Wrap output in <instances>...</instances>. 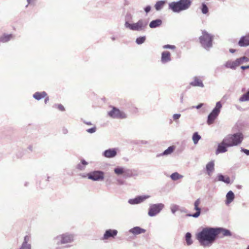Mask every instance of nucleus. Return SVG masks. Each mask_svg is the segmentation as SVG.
Listing matches in <instances>:
<instances>
[{
    "label": "nucleus",
    "mask_w": 249,
    "mask_h": 249,
    "mask_svg": "<svg viewBox=\"0 0 249 249\" xmlns=\"http://www.w3.org/2000/svg\"><path fill=\"white\" fill-rule=\"evenodd\" d=\"M170 178L173 180L176 181L180 178H182L183 176L180 175L178 173L176 172L172 173L170 175Z\"/></svg>",
    "instance_id": "nucleus-38"
},
{
    "label": "nucleus",
    "mask_w": 249,
    "mask_h": 249,
    "mask_svg": "<svg viewBox=\"0 0 249 249\" xmlns=\"http://www.w3.org/2000/svg\"><path fill=\"white\" fill-rule=\"evenodd\" d=\"M235 198V195L232 191H229L226 195L225 204L228 205L231 203Z\"/></svg>",
    "instance_id": "nucleus-26"
},
{
    "label": "nucleus",
    "mask_w": 249,
    "mask_h": 249,
    "mask_svg": "<svg viewBox=\"0 0 249 249\" xmlns=\"http://www.w3.org/2000/svg\"><path fill=\"white\" fill-rule=\"evenodd\" d=\"M88 178L93 181L103 180L105 178L104 172L100 170H94L87 174Z\"/></svg>",
    "instance_id": "nucleus-9"
},
{
    "label": "nucleus",
    "mask_w": 249,
    "mask_h": 249,
    "mask_svg": "<svg viewBox=\"0 0 249 249\" xmlns=\"http://www.w3.org/2000/svg\"><path fill=\"white\" fill-rule=\"evenodd\" d=\"M74 237L73 234L66 232L54 237L53 241V244L57 246L56 249H60V245L72 243L74 241Z\"/></svg>",
    "instance_id": "nucleus-3"
},
{
    "label": "nucleus",
    "mask_w": 249,
    "mask_h": 249,
    "mask_svg": "<svg viewBox=\"0 0 249 249\" xmlns=\"http://www.w3.org/2000/svg\"><path fill=\"white\" fill-rule=\"evenodd\" d=\"M28 149L30 150V151H32L33 150V147L32 145H29L28 147Z\"/></svg>",
    "instance_id": "nucleus-57"
},
{
    "label": "nucleus",
    "mask_w": 249,
    "mask_h": 249,
    "mask_svg": "<svg viewBox=\"0 0 249 249\" xmlns=\"http://www.w3.org/2000/svg\"><path fill=\"white\" fill-rule=\"evenodd\" d=\"M118 183L120 185H123L124 184V181L121 179H118L117 180Z\"/></svg>",
    "instance_id": "nucleus-50"
},
{
    "label": "nucleus",
    "mask_w": 249,
    "mask_h": 249,
    "mask_svg": "<svg viewBox=\"0 0 249 249\" xmlns=\"http://www.w3.org/2000/svg\"><path fill=\"white\" fill-rule=\"evenodd\" d=\"M247 249H249V245L248 246L247 248Z\"/></svg>",
    "instance_id": "nucleus-64"
},
{
    "label": "nucleus",
    "mask_w": 249,
    "mask_h": 249,
    "mask_svg": "<svg viewBox=\"0 0 249 249\" xmlns=\"http://www.w3.org/2000/svg\"><path fill=\"white\" fill-rule=\"evenodd\" d=\"M49 98L48 96H47L46 97H45L44 102L45 104H47V102L49 101Z\"/></svg>",
    "instance_id": "nucleus-54"
},
{
    "label": "nucleus",
    "mask_w": 249,
    "mask_h": 249,
    "mask_svg": "<svg viewBox=\"0 0 249 249\" xmlns=\"http://www.w3.org/2000/svg\"><path fill=\"white\" fill-rule=\"evenodd\" d=\"M179 207V206L177 204H172L170 206V209L172 213L175 214V213L178 210Z\"/></svg>",
    "instance_id": "nucleus-41"
},
{
    "label": "nucleus",
    "mask_w": 249,
    "mask_h": 249,
    "mask_svg": "<svg viewBox=\"0 0 249 249\" xmlns=\"http://www.w3.org/2000/svg\"><path fill=\"white\" fill-rule=\"evenodd\" d=\"M185 241L188 246H190L193 244V241L192 240V234L190 232H187L185 236Z\"/></svg>",
    "instance_id": "nucleus-35"
},
{
    "label": "nucleus",
    "mask_w": 249,
    "mask_h": 249,
    "mask_svg": "<svg viewBox=\"0 0 249 249\" xmlns=\"http://www.w3.org/2000/svg\"><path fill=\"white\" fill-rule=\"evenodd\" d=\"M13 37V35L11 34H3L0 36V43H5L9 42Z\"/></svg>",
    "instance_id": "nucleus-28"
},
{
    "label": "nucleus",
    "mask_w": 249,
    "mask_h": 249,
    "mask_svg": "<svg viewBox=\"0 0 249 249\" xmlns=\"http://www.w3.org/2000/svg\"><path fill=\"white\" fill-rule=\"evenodd\" d=\"M163 48L165 49H171L174 50L175 49L176 47L175 45H170V44H167L163 46Z\"/></svg>",
    "instance_id": "nucleus-44"
},
{
    "label": "nucleus",
    "mask_w": 249,
    "mask_h": 249,
    "mask_svg": "<svg viewBox=\"0 0 249 249\" xmlns=\"http://www.w3.org/2000/svg\"><path fill=\"white\" fill-rule=\"evenodd\" d=\"M246 54H249V50H248L246 53Z\"/></svg>",
    "instance_id": "nucleus-62"
},
{
    "label": "nucleus",
    "mask_w": 249,
    "mask_h": 249,
    "mask_svg": "<svg viewBox=\"0 0 249 249\" xmlns=\"http://www.w3.org/2000/svg\"><path fill=\"white\" fill-rule=\"evenodd\" d=\"M201 11L203 14H207L209 12V9L205 3H202L201 6Z\"/></svg>",
    "instance_id": "nucleus-40"
},
{
    "label": "nucleus",
    "mask_w": 249,
    "mask_h": 249,
    "mask_svg": "<svg viewBox=\"0 0 249 249\" xmlns=\"http://www.w3.org/2000/svg\"><path fill=\"white\" fill-rule=\"evenodd\" d=\"M136 144H149V142L145 140H139L135 142Z\"/></svg>",
    "instance_id": "nucleus-45"
},
{
    "label": "nucleus",
    "mask_w": 249,
    "mask_h": 249,
    "mask_svg": "<svg viewBox=\"0 0 249 249\" xmlns=\"http://www.w3.org/2000/svg\"><path fill=\"white\" fill-rule=\"evenodd\" d=\"M83 122L84 124H87V125H92V123H91V122H88V121H85V120H83Z\"/></svg>",
    "instance_id": "nucleus-51"
},
{
    "label": "nucleus",
    "mask_w": 249,
    "mask_h": 249,
    "mask_svg": "<svg viewBox=\"0 0 249 249\" xmlns=\"http://www.w3.org/2000/svg\"><path fill=\"white\" fill-rule=\"evenodd\" d=\"M136 176H137V174L135 170L125 167L123 176L124 178H129Z\"/></svg>",
    "instance_id": "nucleus-23"
},
{
    "label": "nucleus",
    "mask_w": 249,
    "mask_h": 249,
    "mask_svg": "<svg viewBox=\"0 0 249 249\" xmlns=\"http://www.w3.org/2000/svg\"><path fill=\"white\" fill-rule=\"evenodd\" d=\"M150 197V196L149 195L137 196L134 198L129 199L128 202L131 205L138 204L144 202Z\"/></svg>",
    "instance_id": "nucleus-13"
},
{
    "label": "nucleus",
    "mask_w": 249,
    "mask_h": 249,
    "mask_svg": "<svg viewBox=\"0 0 249 249\" xmlns=\"http://www.w3.org/2000/svg\"><path fill=\"white\" fill-rule=\"evenodd\" d=\"M206 170L207 174L211 176L214 170V161L212 160L209 162L206 166Z\"/></svg>",
    "instance_id": "nucleus-25"
},
{
    "label": "nucleus",
    "mask_w": 249,
    "mask_h": 249,
    "mask_svg": "<svg viewBox=\"0 0 249 249\" xmlns=\"http://www.w3.org/2000/svg\"><path fill=\"white\" fill-rule=\"evenodd\" d=\"M180 116H181L180 114H178V113L174 114L173 115V119L174 121H176V120L179 119V118L180 117Z\"/></svg>",
    "instance_id": "nucleus-46"
},
{
    "label": "nucleus",
    "mask_w": 249,
    "mask_h": 249,
    "mask_svg": "<svg viewBox=\"0 0 249 249\" xmlns=\"http://www.w3.org/2000/svg\"><path fill=\"white\" fill-rule=\"evenodd\" d=\"M151 7L150 5H147L144 8V10L146 13H149L151 11Z\"/></svg>",
    "instance_id": "nucleus-48"
},
{
    "label": "nucleus",
    "mask_w": 249,
    "mask_h": 249,
    "mask_svg": "<svg viewBox=\"0 0 249 249\" xmlns=\"http://www.w3.org/2000/svg\"><path fill=\"white\" fill-rule=\"evenodd\" d=\"M49 178H50V177H47V181H49Z\"/></svg>",
    "instance_id": "nucleus-63"
},
{
    "label": "nucleus",
    "mask_w": 249,
    "mask_h": 249,
    "mask_svg": "<svg viewBox=\"0 0 249 249\" xmlns=\"http://www.w3.org/2000/svg\"><path fill=\"white\" fill-rule=\"evenodd\" d=\"M242 186H241V185H237L236 186V188H237V189H241L242 188Z\"/></svg>",
    "instance_id": "nucleus-58"
},
{
    "label": "nucleus",
    "mask_w": 249,
    "mask_h": 249,
    "mask_svg": "<svg viewBox=\"0 0 249 249\" xmlns=\"http://www.w3.org/2000/svg\"><path fill=\"white\" fill-rule=\"evenodd\" d=\"M165 4V1L164 0H160L157 1L155 5V8L157 11L160 10Z\"/></svg>",
    "instance_id": "nucleus-33"
},
{
    "label": "nucleus",
    "mask_w": 249,
    "mask_h": 249,
    "mask_svg": "<svg viewBox=\"0 0 249 249\" xmlns=\"http://www.w3.org/2000/svg\"><path fill=\"white\" fill-rule=\"evenodd\" d=\"M79 176L81 177L82 178H86V177H88L87 174H80Z\"/></svg>",
    "instance_id": "nucleus-53"
},
{
    "label": "nucleus",
    "mask_w": 249,
    "mask_h": 249,
    "mask_svg": "<svg viewBox=\"0 0 249 249\" xmlns=\"http://www.w3.org/2000/svg\"><path fill=\"white\" fill-rule=\"evenodd\" d=\"M124 169L125 167L118 166L114 169V172L117 176H124Z\"/></svg>",
    "instance_id": "nucleus-32"
},
{
    "label": "nucleus",
    "mask_w": 249,
    "mask_h": 249,
    "mask_svg": "<svg viewBox=\"0 0 249 249\" xmlns=\"http://www.w3.org/2000/svg\"><path fill=\"white\" fill-rule=\"evenodd\" d=\"M146 230L144 229L141 228L140 227L136 226L130 229L129 232L134 234L138 235L141 233H144Z\"/></svg>",
    "instance_id": "nucleus-27"
},
{
    "label": "nucleus",
    "mask_w": 249,
    "mask_h": 249,
    "mask_svg": "<svg viewBox=\"0 0 249 249\" xmlns=\"http://www.w3.org/2000/svg\"><path fill=\"white\" fill-rule=\"evenodd\" d=\"M240 102H246L249 101V89L246 93L243 94L239 99Z\"/></svg>",
    "instance_id": "nucleus-37"
},
{
    "label": "nucleus",
    "mask_w": 249,
    "mask_h": 249,
    "mask_svg": "<svg viewBox=\"0 0 249 249\" xmlns=\"http://www.w3.org/2000/svg\"><path fill=\"white\" fill-rule=\"evenodd\" d=\"M214 181H221L226 184H231V183L229 177L221 173L217 174L216 178L214 179Z\"/></svg>",
    "instance_id": "nucleus-17"
},
{
    "label": "nucleus",
    "mask_w": 249,
    "mask_h": 249,
    "mask_svg": "<svg viewBox=\"0 0 249 249\" xmlns=\"http://www.w3.org/2000/svg\"><path fill=\"white\" fill-rule=\"evenodd\" d=\"M201 139V137L199 135L197 132H195L193 134L192 139L195 144L198 143V141Z\"/></svg>",
    "instance_id": "nucleus-34"
},
{
    "label": "nucleus",
    "mask_w": 249,
    "mask_h": 249,
    "mask_svg": "<svg viewBox=\"0 0 249 249\" xmlns=\"http://www.w3.org/2000/svg\"><path fill=\"white\" fill-rule=\"evenodd\" d=\"M241 69L243 70H246V69H249V65H247V66H242L241 67Z\"/></svg>",
    "instance_id": "nucleus-52"
},
{
    "label": "nucleus",
    "mask_w": 249,
    "mask_h": 249,
    "mask_svg": "<svg viewBox=\"0 0 249 249\" xmlns=\"http://www.w3.org/2000/svg\"><path fill=\"white\" fill-rule=\"evenodd\" d=\"M223 66L227 69H231L233 70L238 67L236 60L234 61L228 60L225 63Z\"/></svg>",
    "instance_id": "nucleus-22"
},
{
    "label": "nucleus",
    "mask_w": 249,
    "mask_h": 249,
    "mask_svg": "<svg viewBox=\"0 0 249 249\" xmlns=\"http://www.w3.org/2000/svg\"><path fill=\"white\" fill-rule=\"evenodd\" d=\"M175 146L174 145L170 146L162 153L157 154L156 157L159 158L160 156H167L169 155H171L175 151Z\"/></svg>",
    "instance_id": "nucleus-21"
},
{
    "label": "nucleus",
    "mask_w": 249,
    "mask_h": 249,
    "mask_svg": "<svg viewBox=\"0 0 249 249\" xmlns=\"http://www.w3.org/2000/svg\"><path fill=\"white\" fill-rule=\"evenodd\" d=\"M47 95V93L44 91H41V92L37 91V92H36L33 95V97L36 100L39 101V100L45 98V97H46Z\"/></svg>",
    "instance_id": "nucleus-29"
},
{
    "label": "nucleus",
    "mask_w": 249,
    "mask_h": 249,
    "mask_svg": "<svg viewBox=\"0 0 249 249\" xmlns=\"http://www.w3.org/2000/svg\"><path fill=\"white\" fill-rule=\"evenodd\" d=\"M215 230L217 238L220 234H222L223 236H231V231L228 229L221 227H216Z\"/></svg>",
    "instance_id": "nucleus-16"
},
{
    "label": "nucleus",
    "mask_w": 249,
    "mask_h": 249,
    "mask_svg": "<svg viewBox=\"0 0 249 249\" xmlns=\"http://www.w3.org/2000/svg\"><path fill=\"white\" fill-rule=\"evenodd\" d=\"M225 138L230 143L229 146L232 147L240 144L244 139V136L241 132H237L228 135Z\"/></svg>",
    "instance_id": "nucleus-5"
},
{
    "label": "nucleus",
    "mask_w": 249,
    "mask_h": 249,
    "mask_svg": "<svg viewBox=\"0 0 249 249\" xmlns=\"http://www.w3.org/2000/svg\"><path fill=\"white\" fill-rule=\"evenodd\" d=\"M146 40L145 36H141L137 37L136 39V43L138 45H141Z\"/></svg>",
    "instance_id": "nucleus-39"
},
{
    "label": "nucleus",
    "mask_w": 249,
    "mask_h": 249,
    "mask_svg": "<svg viewBox=\"0 0 249 249\" xmlns=\"http://www.w3.org/2000/svg\"><path fill=\"white\" fill-rule=\"evenodd\" d=\"M162 24V20L160 19H156L152 20L149 23V27L151 28H156L160 27Z\"/></svg>",
    "instance_id": "nucleus-30"
},
{
    "label": "nucleus",
    "mask_w": 249,
    "mask_h": 249,
    "mask_svg": "<svg viewBox=\"0 0 249 249\" xmlns=\"http://www.w3.org/2000/svg\"><path fill=\"white\" fill-rule=\"evenodd\" d=\"M180 102L181 103H183V95L182 94L181 95V96L180 98Z\"/></svg>",
    "instance_id": "nucleus-56"
},
{
    "label": "nucleus",
    "mask_w": 249,
    "mask_h": 249,
    "mask_svg": "<svg viewBox=\"0 0 249 249\" xmlns=\"http://www.w3.org/2000/svg\"><path fill=\"white\" fill-rule=\"evenodd\" d=\"M149 206L148 215L150 217H154L158 215L165 207L164 204L162 203H151Z\"/></svg>",
    "instance_id": "nucleus-8"
},
{
    "label": "nucleus",
    "mask_w": 249,
    "mask_h": 249,
    "mask_svg": "<svg viewBox=\"0 0 249 249\" xmlns=\"http://www.w3.org/2000/svg\"><path fill=\"white\" fill-rule=\"evenodd\" d=\"M241 151L245 153L246 155L249 156V150L241 147Z\"/></svg>",
    "instance_id": "nucleus-47"
},
{
    "label": "nucleus",
    "mask_w": 249,
    "mask_h": 249,
    "mask_svg": "<svg viewBox=\"0 0 249 249\" xmlns=\"http://www.w3.org/2000/svg\"><path fill=\"white\" fill-rule=\"evenodd\" d=\"M118 231L115 229H107L105 231L103 236L101 238V240L105 241L109 239H114L117 236Z\"/></svg>",
    "instance_id": "nucleus-12"
},
{
    "label": "nucleus",
    "mask_w": 249,
    "mask_h": 249,
    "mask_svg": "<svg viewBox=\"0 0 249 249\" xmlns=\"http://www.w3.org/2000/svg\"><path fill=\"white\" fill-rule=\"evenodd\" d=\"M222 107V105L220 101L216 102L215 107L208 116L207 123L209 125L214 123L215 120L218 116Z\"/></svg>",
    "instance_id": "nucleus-7"
},
{
    "label": "nucleus",
    "mask_w": 249,
    "mask_h": 249,
    "mask_svg": "<svg viewBox=\"0 0 249 249\" xmlns=\"http://www.w3.org/2000/svg\"><path fill=\"white\" fill-rule=\"evenodd\" d=\"M190 85L193 87H199L201 88L204 87V85L202 80L197 76H194L193 77V81L190 83Z\"/></svg>",
    "instance_id": "nucleus-19"
},
{
    "label": "nucleus",
    "mask_w": 249,
    "mask_h": 249,
    "mask_svg": "<svg viewBox=\"0 0 249 249\" xmlns=\"http://www.w3.org/2000/svg\"><path fill=\"white\" fill-rule=\"evenodd\" d=\"M171 60V53L169 51H163L161 55V61L162 63H166Z\"/></svg>",
    "instance_id": "nucleus-20"
},
{
    "label": "nucleus",
    "mask_w": 249,
    "mask_h": 249,
    "mask_svg": "<svg viewBox=\"0 0 249 249\" xmlns=\"http://www.w3.org/2000/svg\"><path fill=\"white\" fill-rule=\"evenodd\" d=\"M192 4L191 0H179L169 3L168 9L173 12L179 13L188 10Z\"/></svg>",
    "instance_id": "nucleus-2"
},
{
    "label": "nucleus",
    "mask_w": 249,
    "mask_h": 249,
    "mask_svg": "<svg viewBox=\"0 0 249 249\" xmlns=\"http://www.w3.org/2000/svg\"><path fill=\"white\" fill-rule=\"evenodd\" d=\"M53 107H55L58 109L59 110L61 111H64L65 110V107L61 104H54L53 106Z\"/></svg>",
    "instance_id": "nucleus-42"
},
{
    "label": "nucleus",
    "mask_w": 249,
    "mask_h": 249,
    "mask_svg": "<svg viewBox=\"0 0 249 249\" xmlns=\"http://www.w3.org/2000/svg\"><path fill=\"white\" fill-rule=\"evenodd\" d=\"M230 143L228 142L226 139L224 138L222 142L218 143L217 147L215 151V154L218 155L220 153H223L228 151V148L231 147L229 146Z\"/></svg>",
    "instance_id": "nucleus-11"
},
{
    "label": "nucleus",
    "mask_w": 249,
    "mask_h": 249,
    "mask_svg": "<svg viewBox=\"0 0 249 249\" xmlns=\"http://www.w3.org/2000/svg\"><path fill=\"white\" fill-rule=\"evenodd\" d=\"M238 66L244 62H249V58L246 56H243L236 59Z\"/></svg>",
    "instance_id": "nucleus-36"
},
{
    "label": "nucleus",
    "mask_w": 249,
    "mask_h": 249,
    "mask_svg": "<svg viewBox=\"0 0 249 249\" xmlns=\"http://www.w3.org/2000/svg\"><path fill=\"white\" fill-rule=\"evenodd\" d=\"M213 36L206 31H202V36L199 38L202 47L207 51L210 50L213 46Z\"/></svg>",
    "instance_id": "nucleus-4"
},
{
    "label": "nucleus",
    "mask_w": 249,
    "mask_h": 249,
    "mask_svg": "<svg viewBox=\"0 0 249 249\" xmlns=\"http://www.w3.org/2000/svg\"><path fill=\"white\" fill-rule=\"evenodd\" d=\"M111 40H112V41H114V40L116 39V38H115V37H114V36H112V37H111Z\"/></svg>",
    "instance_id": "nucleus-60"
},
{
    "label": "nucleus",
    "mask_w": 249,
    "mask_h": 249,
    "mask_svg": "<svg viewBox=\"0 0 249 249\" xmlns=\"http://www.w3.org/2000/svg\"><path fill=\"white\" fill-rule=\"evenodd\" d=\"M88 162L84 159L81 160V162L76 166V168L80 171H83L85 169L86 166L88 165Z\"/></svg>",
    "instance_id": "nucleus-31"
},
{
    "label": "nucleus",
    "mask_w": 249,
    "mask_h": 249,
    "mask_svg": "<svg viewBox=\"0 0 249 249\" xmlns=\"http://www.w3.org/2000/svg\"><path fill=\"white\" fill-rule=\"evenodd\" d=\"M229 51L231 53H234L235 52H236V50L235 49H230L229 50Z\"/></svg>",
    "instance_id": "nucleus-55"
},
{
    "label": "nucleus",
    "mask_w": 249,
    "mask_h": 249,
    "mask_svg": "<svg viewBox=\"0 0 249 249\" xmlns=\"http://www.w3.org/2000/svg\"><path fill=\"white\" fill-rule=\"evenodd\" d=\"M24 186L27 187V186H28V185H29V182H25L24 183Z\"/></svg>",
    "instance_id": "nucleus-59"
},
{
    "label": "nucleus",
    "mask_w": 249,
    "mask_h": 249,
    "mask_svg": "<svg viewBox=\"0 0 249 249\" xmlns=\"http://www.w3.org/2000/svg\"><path fill=\"white\" fill-rule=\"evenodd\" d=\"M238 44L240 47H247L249 46V33L241 37Z\"/></svg>",
    "instance_id": "nucleus-18"
},
{
    "label": "nucleus",
    "mask_w": 249,
    "mask_h": 249,
    "mask_svg": "<svg viewBox=\"0 0 249 249\" xmlns=\"http://www.w3.org/2000/svg\"><path fill=\"white\" fill-rule=\"evenodd\" d=\"M33 0H27L28 4H30Z\"/></svg>",
    "instance_id": "nucleus-61"
},
{
    "label": "nucleus",
    "mask_w": 249,
    "mask_h": 249,
    "mask_svg": "<svg viewBox=\"0 0 249 249\" xmlns=\"http://www.w3.org/2000/svg\"><path fill=\"white\" fill-rule=\"evenodd\" d=\"M204 105L203 103H199L198 105L196 106H193L192 107V108H196L197 109H200L201 107H202Z\"/></svg>",
    "instance_id": "nucleus-49"
},
{
    "label": "nucleus",
    "mask_w": 249,
    "mask_h": 249,
    "mask_svg": "<svg viewBox=\"0 0 249 249\" xmlns=\"http://www.w3.org/2000/svg\"><path fill=\"white\" fill-rule=\"evenodd\" d=\"M30 240V237L29 236H25L23 242L19 249H31V245L30 244H28V242Z\"/></svg>",
    "instance_id": "nucleus-24"
},
{
    "label": "nucleus",
    "mask_w": 249,
    "mask_h": 249,
    "mask_svg": "<svg viewBox=\"0 0 249 249\" xmlns=\"http://www.w3.org/2000/svg\"><path fill=\"white\" fill-rule=\"evenodd\" d=\"M200 244L204 247L211 246L216 240L215 228L206 227L196 234Z\"/></svg>",
    "instance_id": "nucleus-1"
},
{
    "label": "nucleus",
    "mask_w": 249,
    "mask_h": 249,
    "mask_svg": "<svg viewBox=\"0 0 249 249\" xmlns=\"http://www.w3.org/2000/svg\"><path fill=\"white\" fill-rule=\"evenodd\" d=\"M97 130V127L95 125H94L93 127L87 129L86 130V131L90 134H92L95 133Z\"/></svg>",
    "instance_id": "nucleus-43"
},
{
    "label": "nucleus",
    "mask_w": 249,
    "mask_h": 249,
    "mask_svg": "<svg viewBox=\"0 0 249 249\" xmlns=\"http://www.w3.org/2000/svg\"><path fill=\"white\" fill-rule=\"evenodd\" d=\"M118 151V148H109L103 152L102 156L108 159L113 158L117 156Z\"/></svg>",
    "instance_id": "nucleus-15"
},
{
    "label": "nucleus",
    "mask_w": 249,
    "mask_h": 249,
    "mask_svg": "<svg viewBox=\"0 0 249 249\" xmlns=\"http://www.w3.org/2000/svg\"><path fill=\"white\" fill-rule=\"evenodd\" d=\"M108 115L112 118L124 119L126 118L125 113L116 107L108 112Z\"/></svg>",
    "instance_id": "nucleus-10"
},
{
    "label": "nucleus",
    "mask_w": 249,
    "mask_h": 249,
    "mask_svg": "<svg viewBox=\"0 0 249 249\" xmlns=\"http://www.w3.org/2000/svg\"><path fill=\"white\" fill-rule=\"evenodd\" d=\"M148 24V21L145 19H141L136 23H130L126 21L124 26L126 28L132 31H141L144 30Z\"/></svg>",
    "instance_id": "nucleus-6"
},
{
    "label": "nucleus",
    "mask_w": 249,
    "mask_h": 249,
    "mask_svg": "<svg viewBox=\"0 0 249 249\" xmlns=\"http://www.w3.org/2000/svg\"><path fill=\"white\" fill-rule=\"evenodd\" d=\"M201 201L200 198L197 199L194 202V210L196 211L194 213H188L186 214L187 216L188 217H192L194 218H197L198 217L201 212V209L199 207V204H200Z\"/></svg>",
    "instance_id": "nucleus-14"
}]
</instances>
